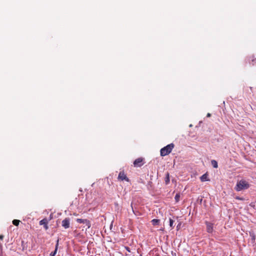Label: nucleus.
<instances>
[{"instance_id": "1", "label": "nucleus", "mask_w": 256, "mask_h": 256, "mask_svg": "<svg viewBox=\"0 0 256 256\" xmlns=\"http://www.w3.org/2000/svg\"><path fill=\"white\" fill-rule=\"evenodd\" d=\"M249 187L250 184L248 182L244 180H241L238 181L234 188L236 191L240 192L248 189Z\"/></svg>"}, {"instance_id": "2", "label": "nucleus", "mask_w": 256, "mask_h": 256, "mask_svg": "<svg viewBox=\"0 0 256 256\" xmlns=\"http://www.w3.org/2000/svg\"><path fill=\"white\" fill-rule=\"evenodd\" d=\"M174 148V144H173L167 145L161 149L160 155L164 156L172 152Z\"/></svg>"}, {"instance_id": "3", "label": "nucleus", "mask_w": 256, "mask_h": 256, "mask_svg": "<svg viewBox=\"0 0 256 256\" xmlns=\"http://www.w3.org/2000/svg\"><path fill=\"white\" fill-rule=\"evenodd\" d=\"M62 226L64 228H68L70 226V220L68 218H66L62 222Z\"/></svg>"}, {"instance_id": "4", "label": "nucleus", "mask_w": 256, "mask_h": 256, "mask_svg": "<svg viewBox=\"0 0 256 256\" xmlns=\"http://www.w3.org/2000/svg\"><path fill=\"white\" fill-rule=\"evenodd\" d=\"M118 178L119 180H125L127 182L128 181V178L126 177V175L124 174V173L123 172H120L119 173Z\"/></svg>"}, {"instance_id": "5", "label": "nucleus", "mask_w": 256, "mask_h": 256, "mask_svg": "<svg viewBox=\"0 0 256 256\" xmlns=\"http://www.w3.org/2000/svg\"><path fill=\"white\" fill-rule=\"evenodd\" d=\"M76 222L78 223H83L85 224L86 226H88V227L89 228L90 226V222L88 220L86 219H81V218H78L76 220Z\"/></svg>"}, {"instance_id": "6", "label": "nucleus", "mask_w": 256, "mask_h": 256, "mask_svg": "<svg viewBox=\"0 0 256 256\" xmlns=\"http://www.w3.org/2000/svg\"><path fill=\"white\" fill-rule=\"evenodd\" d=\"M206 224L207 232L209 233L212 232L213 230L212 224L208 222H206Z\"/></svg>"}, {"instance_id": "7", "label": "nucleus", "mask_w": 256, "mask_h": 256, "mask_svg": "<svg viewBox=\"0 0 256 256\" xmlns=\"http://www.w3.org/2000/svg\"><path fill=\"white\" fill-rule=\"evenodd\" d=\"M142 158H138L134 160V166H141L140 164L142 163Z\"/></svg>"}, {"instance_id": "8", "label": "nucleus", "mask_w": 256, "mask_h": 256, "mask_svg": "<svg viewBox=\"0 0 256 256\" xmlns=\"http://www.w3.org/2000/svg\"><path fill=\"white\" fill-rule=\"evenodd\" d=\"M200 180L202 182L208 181V175L206 174H203L200 176Z\"/></svg>"}, {"instance_id": "9", "label": "nucleus", "mask_w": 256, "mask_h": 256, "mask_svg": "<svg viewBox=\"0 0 256 256\" xmlns=\"http://www.w3.org/2000/svg\"><path fill=\"white\" fill-rule=\"evenodd\" d=\"M58 240H57V244L56 246V249L53 252H52L50 254V256H55V254H56L57 250H58Z\"/></svg>"}, {"instance_id": "10", "label": "nucleus", "mask_w": 256, "mask_h": 256, "mask_svg": "<svg viewBox=\"0 0 256 256\" xmlns=\"http://www.w3.org/2000/svg\"><path fill=\"white\" fill-rule=\"evenodd\" d=\"M211 164H212V166H214V168H218V163L216 160H212L211 161Z\"/></svg>"}, {"instance_id": "11", "label": "nucleus", "mask_w": 256, "mask_h": 256, "mask_svg": "<svg viewBox=\"0 0 256 256\" xmlns=\"http://www.w3.org/2000/svg\"><path fill=\"white\" fill-rule=\"evenodd\" d=\"M153 225H158L160 223V220L158 219H154L152 220Z\"/></svg>"}, {"instance_id": "12", "label": "nucleus", "mask_w": 256, "mask_h": 256, "mask_svg": "<svg viewBox=\"0 0 256 256\" xmlns=\"http://www.w3.org/2000/svg\"><path fill=\"white\" fill-rule=\"evenodd\" d=\"M46 224H47V220L46 219H43L40 222V225L44 226L46 225Z\"/></svg>"}, {"instance_id": "13", "label": "nucleus", "mask_w": 256, "mask_h": 256, "mask_svg": "<svg viewBox=\"0 0 256 256\" xmlns=\"http://www.w3.org/2000/svg\"><path fill=\"white\" fill-rule=\"evenodd\" d=\"M20 222V221L19 220H12V224L14 225L18 226Z\"/></svg>"}, {"instance_id": "14", "label": "nucleus", "mask_w": 256, "mask_h": 256, "mask_svg": "<svg viewBox=\"0 0 256 256\" xmlns=\"http://www.w3.org/2000/svg\"><path fill=\"white\" fill-rule=\"evenodd\" d=\"M174 222V220H172L171 218H170V226L172 228H174V226H173Z\"/></svg>"}, {"instance_id": "15", "label": "nucleus", "mask_w": 256, "mask_h": 256, "mask_svg": "<svg viewBox=\"0 0 256 256\" xmlns=\"http://www.w3.org/2000/svg\"><path fill=\"white\" fill-rule=\"evenodd\" d=\"M170 182V178H169V174L168 173L166 174V184H168Z\"/></svg>"}, {"instance_id": "16", "label": "nucleus", "mask_w": 256, "mask_h": 256, "mask_svg": "<svg viewBox=\"0 0 256 256\" xmlns=\"http://www.w3.org/2000/svg\"><path fill=\"white\" fill-rule=\"evenodd\" d=\"M180 198V194H176L175 196V200L176 202H178Z\"/></svg>"}, {"instance_id": "17", "label": "nucleus", "mask_w": 256, "mask_h": 256, "mask_svg": "<svg viewBox=\"0 0 256 256\" xmlns=\"http://www.w3.org/2000/svg\"><path fill=\"white\" fill-rule=\"evenodd\" d=\"M44 228H46V229H48V226H47V224H46V225H44Z\"/></svg>"}, {"instance_id": "18", "label": "nucleus", "mask_w": 256, "mask_h": 256, "mask_svg": "<svg viewBox=\"0 0 256 256\" xmlns=\"http://www.w3.org/2000/svg\"><path fill=\"white\" fill-rule=\"evenodd\" d=\"M4 238V236L2 235H0V239L2 240Z\"/></svg>"}, {"instance_id": "19", "label": "nucleus", "mask_w": 256, "mask_h": 256, "mask_svg": "<svg viewBox=\"0 0 256 256\" xmlns=\"http://www.w3.org/2000/svg\"><path fill=\"white\" fill-rule=\"evenodd\" d=\"M207 116V117H210V113H208V114H207V116Z\"/></svg>"}, {"instance_id": "20", "label": "nucleus", "mask_w": 256, "mask_h": 256, "mask_svg": "<svg viewBox=\"0 0 256 256\" xmlns=\"http://www.w3.org/2000/svg\"><path fill=\"white\" fill-rule=\"evenodd\" d=\"M237 198V199H238V200H242V198Z\"/></svg>"}]
</instances>
